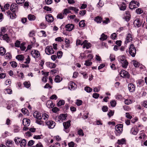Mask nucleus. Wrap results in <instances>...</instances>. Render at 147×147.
<instances>
[{"instance_id":"1","label":"nucleus","mask_w":147,"mask_h":147,"mask_svg":"<svg viewBox=\"0 0 147 147\" xmlns=\"http://www.w3.org/2000/svg\"><path fill=\"white\" fill-rule=\"evenodd\" d=\"M119 62L121 63V65L123 68H126L128 64V62L126 60L125 56L121 55L117 58Z\"/></svg>"},{"instance_id":"2","label":"nucleus","mask_w":147,"mask_h":147,"mask_svg":"<svg viewBox=\"0 0 147 147\" xmlns=\"http://www.w3.org/2000/svg\"><path fill=\"white\" fill-rule=\"evenodd\" d=\"M129 53L132 57H134L136 53V49L133 44L130 45L129 49Z\"/></svg>"},{"instance_id":"3","label":"nucleus","mask_w":147,"mask_h":147,"mask_svg":"<svg viewBox=\"0 0 147 147\" xmlns=\"http://www.w3.org/2000/svg\"><path fill=\"white\" fill-rule=\"evenodd\" d=\"M123 125L122 124H119L116 125L115 127V129L116 131L115 132L117 136H119L122 131Z\"/></svg>"},{"instance_id":"4","label":"nucleus","mask_w":147,"mask_h":147,"mask_svg":"<svg viewBox=\"0 0 147 147\" xmlns=\"http://www.w3.org/2000/svg\"><path fill=\"white\" fill-rule=\"evenodd\" d=\"M70 122L71 121L69 120L66 122L63 123L64 127L63 130L66 133H68L70 131V130L69 129V128L71 125Z\"/></svg>"},{"instance_id":"5","label":"nucleus","mask_w":147,"mask_h":147,"mask_svg":"<svg viewBox=\"0 0 147 147\" xmlns=\"http://www.w3.org/2000/svg\"><path fill=\"white\" fill-rule=\"evenodd\" d=\"M139 5L140 4L138 2L132 1L130 3L129 7L130 9L132 10L138 7Z\"/></svg>"},{"instance_id":"6","label":"nucleus","mask_w":147,"mask_h":147,"mask_svg":"<svg viewBox=\"0 0 147 147\" xmlns=\"http://www.w3.org/2000/svg\"><path fill=\"white\" fill-rule=\"evenodd\" d=\"M45 123L49 129L53 128L55 125V122L51 120L46 121Z\"/></svg>"},{"instance_id":"7","label":"nucleus","mask_w":147,"mask_h":147,"mask_svg":"<svg viewBox=\"0 0 147 147\" xmlns=\"http://www.w3.org/2000/svg\"><path fill=\"white\" fill-rule=\"evenodd\" d=\"M45 52L47 54L50 55L54 53V51L52 47L47 46L45 49Z\"/></svg>"},{"instance_id":"8","label":"nucleus","mask_w":147,"mask_h":147,"mask_svg":"<svg viewBox=\"0 0 147 147\" xmlns=\"http://www.w3.org/2000/svg\"><path fill=\"white\" fill-rule=\"evenodd\" d=\"M120 74L121 77L129 78V74L128 73L124 70H121Z\"/></svg>"},{"instance_id":"9","label":"nucleus","mask_w":147,"mask_h":147,"mask_svg":"<svg viewBox=\"0 0 147 147\" xmlns=\"http://www.w3.org/2000/svg\"><path fill=\"white\" fill-rule=\"evenodd\" d=\"M31 55L35 58L38 57L40 55L39 52L37 50H33L31 52Z\"/></svg>"},{"instance_id":"10","label":"nucleus","mask_w":147,"mask_h":147,"mask_svg":"<svg viewBox=\"0 0 147 147\" xmlns=\"http://www.w3.org/2000/svg\"><path fill=\"white\" fill-rule=\"evenodd\" d=\"M10 9L13 12L17 11L18 9V5L15 3H12L11 5Z\"/></svg>"},{"instance_id":"11","label":"nucleus","mask_w":147,"mask_h":147,"mask_svg":"<svg viewBox=\"0 0 147 147\" xmlns=\"http://www.w3.org/2000/svg\"><path fill=\"white\" fill-rule=\"evenodd\" d=\"M33 115L34 117L38 119H42L41 114L38 111H35L33 113Z\"/></svg>"},{"instance_id":"12","label":"nucleus","mask_w":147,"mask_h":147,"mask_svg":"<svg viewBox=\"0 0 147 147\" xmlns=\"http://www.w3.org/2000/svg\"><path fill=\"white\" fill-rule=\"evenodd\" d=\"M74 27V26L72 24H68L66 25L65 28L66 30L68 31H71Z\"/></svg>"},{"instance_id":"13","label":"nucleus","mask_w":147,"mask_h":147,"mask_svg":"<svg viewBox=\"0 0 147 147\" xmlns=\"http://www.w3.org/2000/svg\"><path fill=\"white\" fill-rule=\"evenodd\" d=\"M132 40L131 35L130 33L127 34L126 38V40L125 42V43L127 44L128 42H130Z\"/></svg>"},{"instance_id":"14","label":"nucleus","mask_w":147,"mask_h":147,"mask_svg":"<svg viewBox=\"0 0 147 147\" xmlns=\"http://www.w3.org/2000/svg\"><path fill=\"white\" fill-rule=\"evenodd\" d=\"M46 20L49 22H52L54 20L53 17L51 14H49L45 17Z\"/></svg>"},{"instance_id":"15","label":"nucleus","mask_w":147,"mask_h":147,"mask_svg":"<svg viewBox=\"0 0 147 147\" xmlns=\"http://www.w3.org/2000/svg\"><path fill=\"white\" fill-rule=\"evenodd\" d=\"M30 120L28 119H24L22 121V123L23 125L26 127L28 126L30 123Z\"/></svg>"},{"instance_id":"16","label":"nucleus","mask_w":147,"mask_h":147,"mask_svg":"<svg viewBox=\"0 0 147 147\" xmlns=\"http://www.w3.org/2000/svg\"><path fill=\"white\" fill-rule=\"evenodd\" d=\"M128 89L130 92H133L135 90L134 85L131 83L129 84L128 86Z\"/></svg>"},{"instance_id":"17","label":"nucleus","mask_w":147,"mask_h":147,"mask_svg":"<svg viewBox=\"0 0 147 147\" xmlns=\"http://www.w3.org/2000/svg\"><path fill=\"white\" fill-rule=\"evenodd\" d=\"M138 131V129L136 127H133L131 129V133L134 135H137Z\"/></svg>"},{"instance_id":"18","label":"nucleus","mask_w":147,"mask_h":147,"mask_svg":"<svg viewBox=\"0 0 147 147\" xmlns=\"http://www.w3.org/2000/svg\"><path fill=\"white\" fill-rule=\"evenodd\" d=\"M2 38L3 40L6 41L8 42H10V38L8 36L7 34H5L4 35H2Z\"/></svg>"},{"instance_id":"19","label":"nucleus","mask_w":147,"mask_h":147,"mask_svg":"<svg viewBox=\"0 0 147 147\" xmlns=\"http://www.w3.org/2000/svg\"><path fill=\"white\" fill-rule=\"evenodd\" d=\"M134 26L138 27H139L141 25L142 23L140 20L138 19H136L134 22Z\"/></svg>"},{"instance_id":"20","label":"nucleus","mask_w":147,"mask_h":147,"mask_svg":"<svg viewBox=\"0 0 147 147\" xmlns=\"http://www.w3.org/2000/svg\"><path fill=\"white\" fill-rule=\"evenodd\" d=\"M126 16H125L123 18L125 19L126 21L128 22L129 21L130 19V15L129 11H126Z\"/></svg>"},{"instance_id":"21","label":"nucleus","mask_w":147,"mask_h":147,"mask_svg":"<svg viewBox=\"0 0 147 147\" xmlns=\"http://www.w3.org/2000/svg\"><path fill=\"white\" fill-rule=\"evenodd\" d=\"M76 85L74 82H71L69 85V88L71 90H74L76 88Z\"/></svg>"},{"instance_id":"22","label":"nucleus","mask_w":147,"mask_h":147,"mask_svg":"<svg viewBox=\"0 0 147 147\" xmlns=\"http://www.w3.org/2000/svg\"><path fill=\"white\" fill-rule=\"evenodd\" d=\"M52 101L51 100H48L46 104L47 107L49 108H52L54 105H53Z\"/></svg>"},{"instance_id":"23","label":"nucleus","mask_w":147,"mask_h":147,"mask_svg":"<svg viewBox=\"0 0 147 147\" xmlns=\"http://www.w3.org/2000/svg\"><path fill=\"white\" fill-rule=\"evenodd\" d=\"M125 143V140L124 138H122L121 140H118L117 143L119 145H122Z\"/></svg>"},{"instance_id":"24","label":"nucleus","mask_w":147,"mask_h":147,"mask_svg":"<svg viewBox=\"0 0 147 147\" xmlns=\"http://www.w3.org/2000/svg\"><path fill=\"white\" fill-rule=\"evenodd\" d=\"M26 44V43L25 42H23L20 44V47L21 51H24L26 49V47L25 46Z\"/></svg>"},{"instance_id":"25","label":"nucleus","mask_w":147,"mask_h":147,"mask_svg":"<svg viewBox=\"0 0 147 147\" xmlns=\"http://www.w3.org/2000/svg\"><path fill=\"white\" fill-rule=\"evenodd\" d=\"M13 142L10 140H7L6 142V145L8 147H10L13 144Z\"/></svg>"},{"instance_id":"26","label":"nucleus","mask_w":147,"mask_h":147,"mask_svg":"<svg viewBox=\"0 0 147 147\" xmlns=\"http://www.w3.org/2000/svg\"><path fill=\"white\" fill-rule=\"evenodd\" d=\"M16 58L19 61H22L24 60V57L22 55H19L16 56Z\"/></svg>"},{"instance_id":"27","label":"nucleus","mask_w":147,"mask_h":147,"mask_svg":"<svg viewBox=\"0 0 147 147\" xmlns=\"http://www.w3.org/2000/svg\"><path fill=\"white\" fill-rule=\"evenodd\" d=\"M94 20L98 23H100L102 20V18L99 16H97L95 18Z\"/></svg>"},{"instance_id":"28","label":"nucleus","mask_w":147,"mask_h":147,"mask_svg":"<svg viewBox=\"0 0 147 147\" xmlns=\"http://www.w3.org/2000/svg\"><path fill=\"white\" fill-rule=\"evenodd\" d=\"M6 52L5 49L3 47H0V55H3Z\"/></svg>"},{"instance_id":"29","label":"nucleus","mask_w":147,"mask_h":147,"mask_svg":"<svg viewBox=\"0 0 147 147\" xmlns=\"http://www.w3.org/2000/svg\"><path fill=\"white\" fill-rule=\"evenodd\" d=\"M67 117V114H61L59 116V118L60 120H64Z\"/></svg>"},{"instance_id":"30","label":"nucleus","mask_w":147,"mask_h":147,"mask_svg":"<svg viewBox=\"0 0 147 147\" xmlns=\"http://www.w3.org/2000/svg\"><path fill=\"white\" fill-rule=\"evenodd\" d=\"M28 18L29 20L30 21H33L35 19L36 17L34 15L30 14L28 15Z\"/></svg>"},{"instance_id":"31","label":"nucleus","mask_w":147,"mask_h":147,"mask_svg":"<svg viewBox=\"0 0 147 147\" xmlns=\"http://www.w3.org/2000/svg\"><path fill=\"white\" fill-rule=\"evenodd\" d=\"M14 141L16 144L18 145L20 143L22 140L21 139L18 137H16L14 139Z\"/></svg>"},{"instance_id":"32","label":"nucleus","mask_w":147,"mask_h":147,"mask_svg":"<svg viewBox=\"0 0 147 147\" xmlns=\"http://www.w3.org/2000/svg\"><path fill=\"white\" fill-rule=\"evenodd\" d=\"M48 66L51 68H55L56 66V64L55 63L49 62L47 64Z\"/></svg>"},{"instance_id":"33","label":"nucleus","mask_w":147,"mask_h":147,"mask_svg":"<svg viewBox=\"0 0 147 147\" xmlns=\"http://www.w3.org/2000/svg\"><path fill=\"white\" fill-rule=\"evenodd\" d=\"M20 144L21 147H24L26 144V140L24 139H23L22 140L20 143Z\"/></svg>"},{"instance_id":"34","label":"nucleus","mask_w":147,"mask_h":147,"mask_svg":"<svg viewBox=\"0 0 147 147\" xmlns=\"http://www.w3.org/2000/svg\"><path fill=\"white\" fill-rule=\"evenodd\" d=\"M107 38V36L105 35L104 33H103L101 35V37L100 38V39L101 40L104 41L106 40Z\"/></svg>"},{"instance_id":"35","label":"nucleus","mask_w":147,"mask_h":147,"mask_svg":"<svg viewBox=\"0 0 147 147\" xmlns=\"http://www.w3.org/2000/svg\"><path fill=\"white\" fill-rule=\"evenodd\" d=\"M84 21H85L84 20H83L80 21L79 23V26L81 27H84L86 25Z\"/></svg>"},{"instance_id":"36","label":"nucleus","mask_w":147,"mask_h":147,"mask_svg":"<svg viewBox=\"0 0 147 147\" xmlns=\"http://www.w3.org/2000/svg\"><path fill=\"white\" fill-rule=\"evenodd\" d=\"M21 111L24 114H26L27 115H28L29 113L28 110L25 108L22 109Z\"/></svg>"},{"instance_id":"37","label":"nucleus","mask_w":147,"mask_h":147,"mask_svg":"<svg viewBox=\"0 0 147 147\" xmlns=\"http://www.w3.org/2000/svg\"><path fill=\"white\" fill-rule=\"evenodd\" d=\"M23 84L24 86L27 88H29L30 86V84L29 82H25Z\"/></svg>"},{"instance_id":"38","label":"nucleus","mask_w":147,"mask_h":147,"mask_svg":"<svg viewBox=\"0 0 147 147\" xmlns=\"http://www.w3.org/2000/svg\"><path fill=\"white\" fill-rule=\"evenodd\" d=\"M69 10H74L76 13H78V11H79V9L78 8H76V7H71L69 8Z\"/></svg>"},{"instance_id":"39","label":"nucleus","mask_w":147,"mask_h":147,"mask_svg":"<svg viewBox=\"0 0 147 147\" xmlns=\"http://www.w3.org/2000/svg\"><path fill=\"white\" fill-rule=\"evenodd\" d=\"M65 104V101L63 100H60L57 104V106L59 107L62 105H63Z\"/></svg>"},{"instance_id":"40","label":"nucleus","mask_w":147,"mask_h":147,"mask_svg":"<svg viewBox=\"0 0 147 147\" xmlns=\"http://www.w3.org/2000/svg\"><path fill=\"white\" fill-rule=\"evenodd\" d=\"M91 44L90 43H88L85 44H84L83 48L84 49L86 47V49H88L91 47Z\"/></svg>"},{"instance_id":"41","label":"nucleus","mask_w":147,"mask_h":147,"mask_svg":"<svg viewBox=\"0 0 147 147\" xmlns=\"http://www.w3.org/2000/svg\"><path fill=\"white\" fill-rule=\"evenodd\" d=\"M69 9L67 8L63 10V14L64 15H67V13H70L71 11H69Z\"/></svg>"},{"instance_id":"42","label":"nucleus","mask_w":147,"mask_h":147,"mask_svg":"<svg viewBox=\"0 0 147 147\" xmlns=\"http://www.w3.org/2000/svg\"><path fill=\"white\" fill-rule=\"evenodd\" d=\"M132 102V101L130 99H126L124 101L125 103L127 105H129Z\"/></svg>"},{"instance_id":"43","label":"nucleus","mask_w":147,"mask_h":147,"mask_svg":"<svg viewBox=\"0 0 147 147\" xmlns=\"http://www.w3.org/2000/svg\"><path fill=\"white\" fill-rule=\"evenodd\" d=\"M84 90L87 92H90L92 91V89L89 87L86 86L85 87Z\"/></svg>"},{"instance_id":"44","label":"nucleus","mask_w":147,"mask_h":147,"mask_svg":"<svg viewBox=\"0 0 147 147\" xmlns=\"http://www.w3.org/2000/svg\"><path fill=\"white\" fill-rule=\"evenodd\" d=\"M102 111L104 112L107 111L108 110V108L107 106H103L102 108Z\"/></svg>"},{"instance_id":"45","label":"nucleus","mask_w":147,"mask_h":147,"mask_svg":"<svg viewBox=\"0 0 147 147\" xmlns=\"http://www.w3.org/2000/svg\"><path fill=\"white\" fill-rule=\"evenodd\" d=\"M11 66L13 67H16L17 66V63L15 61H12L10 62Z\"/></svg>"},{"instance_id":"46","label":"nucleus","mask_w":147,"mask_h":147,"mask_svg":"<svg viewBox=\"0 0 147 147\" xmlns=\"http://www.w3.org/2000/svg\"><path fill=\"white\" fill-rule=\"evenodd\" d=\"M62 52L61 51H58L57 53V57L58 58H60L62 56Z\"/></svg>"},{"instance_id":"47","label":"nucleus","mask_w":147,"mask_h":147,"mask_svg":"<svg viewBox=\"0 0 147 147\" xmlns=\"http://www.w3.org/2000/svg\"><path fill=\"white\" fill-rule=\"evenodd\" d=\"M114 111H112L111 110H110L109 112L107 114L109 117H110L111 116H112L114 114Z\"/></svg>"},{"instance_id":"48","label":"nucleus","mask_w":147,"mask_h":147,"mask_svg":"<svg viewBox=\"0 0 147 147\" xmlns=\"http://www.w3.org/2000/svg\"><path fill=\"white\" fill-rule=\"evenodd\" d=\"M15 45L16 47H20V41L18 40H16L15 43Z\"/></svg>"},{"instance_id":"49","label":"nucleus","mask_w":147,"mask_h":147,"mask_svg":"<svg viewBox=\"0 0 147 147\" xmlns=\"http://www.w3.org/2000/svg\"><path fill=\"white\" fill-rule=\"evenodd\" d=\"M110 59L111 60V61L112 62L113 61H114L115 60V56L114 55L111 54L110 55Z\"/></svg>"},{"instance_id":"50","label":"nucleus","mask_w":147,"mask_h":147,"mask_svg":"<svg viewBox=\"0 0 147 147\" xmlns=\"http://www.w3.org/2000/svg\"><path fill=\"white\" fill-rule=\"evenodd\" d=\"M60 76H57L55 78V81L56 82H60Z\"/></svg>"},{"instance_id":"51","label":"nucleus","mask_w":147,"mask_h":147,"mask_svg":"<svg viewBox=\"0 0 147 147\" xmlns=\"http://www.w3.org/2000/svg\"><path fill=\"white\" fill-rule=\"evenodd\" d=\"M82 100H77L76 101V104L78 106H79L82 105Z\"/></svg>"},{"instance_id":"52","label":"nucleus","mask_w":147,"mask_h":147,"mask_svg":"<svg viewBox=\"0 0 147 147\" xmlns=\"http://www.w3.org/2000/svg\"><path fill=\"white\" fill-rule=\"evenodd\" d=\"M92 63L90 62L89 60H87L85 61L84 65L87 66H89L92 64Z\"/></svg>"},{"instance_id":"53","label":"nucleus","mask_w":147,"mask_h":147,"mask_svg":"<svg viewBox=\"0 0 147 147\" xmlns=\"http://www.w3.org/2000/svg\"><path fill=\"white\" fill-rule=\"evenodd\" d=\"M1 32L0 33V35L1 36H2V35L3 34L2 33V32H3V33H5L6 31V30L5 28L4 27H2L1 28Z\"/></svg>"},{"instance_id":"54","label":"nucleus","mask_w":147,"mask_h":147,"mask_svg":"<svg viewBox=\"0 0 147 147\" xmlns=\"http://www.w3.org/2000/svg\"><path fill=\"white\" fill-rule=\"evenodd\" d=\"M143 12V10L141 9L138 8L136 9V12L138 14H140Z\"/></svg>"},{"instance_id":"55","label":"nucleus","mask_w":147,"mask_h":147,"mask_svg":"<svg viewBox=\"0 0 147 147\" xmlns=\"http://www.w3.org/2000/svg\"><path fill=\"white\" fill-rule=\"evenodd\" d=\"M111 106L112 107H115L116 105V102L115 100H112L110 102Z\"/></svg>"},{"instance_id":"56","label":"nucleus","mask_w":147,"mask_h":147,"mask_svg":"<svg viewBox=\"0 0 147 147\" xmlns=\"http://www.w3.org/2000/svg\"><path fill=\"white\" fill-rule=\"evenodd\" d=\"M42 116L44 120H46V119H47L49 117V115L46 113L42 114Z\"/></svg>"},{"instance_id":"57","label":"nucleus","mask_w":147,"mask_h":147,"mask_svg":"<svg viewBox=\"0 0 147 147\" xmlns=\"http://www.w3.org/2000/svg\"><path fill=\"white\" fill-rule=\"evenodd\" d=\"M86 13V10H84L82 11H80L79 12V14L80 15L83 16L85 15Z\"/></svg>"},{"instance_id":"58","label":"nucleus","mask_w":147,"mask_h":147,"mask_svg":"<svg viewBox=\"0 0 147 147\" xmlns=\"http://www.w3.org/2000/svg\"><path fill=\"white\" fill-rule=\"evenodd\" d=\"M57 98V96L55 94H53L52 95L50 98V99L53 100L55 99L56 100Z\"/></svg>"},{"instance_id":"59","label":"nucleus","mask_w":147,"mask_h":147,"mask_svg":"<svg viewBox=\"0 0 147 147\" xmlns=\"http://www.w3.org/2000/svg\"><path fill=\"white\" fill-rule=\"evenodd\" d=\"M117 37V35L115 33H113L112 34L111 36V38L113 40H114Z\"/></svg>"},{"instance_id":"60","label":"nucleus","mask_w":147,"mask_h":147,"mask_svg":"<svg viewBox=\"0 0 147 147\" xmlns=\"http://www.w3.org/2000/svg\"><path fill=\"white\" fill-rule=\"evenodd\" d=\"M34 142L33 140H30L28 142V146H32L34 144Z\"/></svg>"},{"instance_id":"61","label":"nucleus","mask_w":147,"mask_h":147,"mask_svg":"<svg viewBox=\"0 0 147 147\" xmlns=\"http://www.w3.org/2000/svg\"><path fill=\"white\" fill-rule=\"evenodd\" d=\"M109 22L110 20L108 18H105V20H104L102 21V22L104 24H107Z\"/></svg>"},{"instance_id":"62","label":"nucleus","mask_w":147,"mask_h":147,"mask_svg":"<svg viewBox=\"0 0 147 147\" xmlns=\"http://www.w3.org/2000/svg\"><path fill=\"white\" fill-rule=\"evenodd\" d=\"M63 18L64 16L62 15V14L61 13L59 14L57 16V18L60 19H62Z\"/></svg>"},{"instance_id":"63","label":"nucleus","mask_w":147,"mask_h":147,"mask_svg":"<svg viewBox=\"0 0 147 147\" xmlns=\"http://www.w3.org/2000/svg\"><path fill=\"white\" fill-rule=\"evenodd\" d=\"M78 134L80 136H83L84 134L83 132V130L82 129H80L78 131Z\"/></svg>"},{"instance_id":"64","label":"nucleus","mask_w":147,"mask_h":147,"mask_svg":"<svg viewBox=\"0 0 147 147\" xmlns=\"http://www.w3.org/2000/svg\"><path fill=\"white\" fill-rule=\"evenodd\" d=\"M43 9L47 11H51L52 10L51 8L47 6H45L44 7Z\"/></svg>"}]
</instances>
